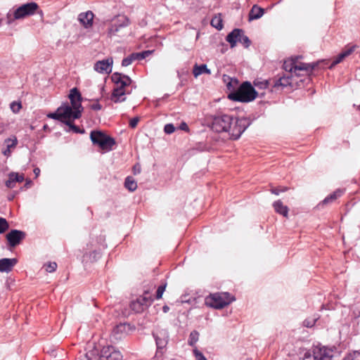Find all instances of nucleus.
<instances>
[{
  "label": "nucleus",
  "instance_id": "f257e3e1",
  "mask_svg": "<svg viewBox=\"0 0 360 360\" xmlns=\"http://www.w3.org/2000/svg\"><path fill=\"white\" fill-rule=\"evenodd\" d=\"M250 125L245 117L238 118L226 114H219L212 117L211 129L217 132H228L233 140L238 139Z\"/></svg>",
  "mask_w": 360,
  "mask_h": 360
},
{
  "label": "nucleus",
  "instance_id": "f03ea898",
  "mask_svg": "<svg viewBox=\"0 0 360 360\" xmlns=\"http://www.w3.org/2000/svg\"><path fill=\"white\" fill-rule=\"evenodd\" d=\"M82 111L83 108H77L66 103L58 108L55 112L49 114L48 117L69 124L70 122L80 118Z\"/></svg>",
  "mask_w": 360,
  "mask_h": 360
},
{
  "label": "nucleus",
  "instance_id": "7ed1b4c3",
  "mask_svg": "<svg viewBox=\"0 0 360 360\" xmlns=\"http://www.w3.org/2000/svg\"><path fill=\"white\" fill-rule=\"evenodd\" d=\"M111 79L115 84L111 96V100L115 103L125 101L124 97L127 94L125 87L131 84V79L129 77L119 72L113 73L111 76Z\"/></svg>",
  "mask_w": 360,
  "mask_h": 360
},
{
  "label": "nucleus",
  "instance_id": "20e7f679",
  "mask_svg": "<svg viewBox=\"0 0 360 360\" xmlns=\"http://www.w3.org/2000/svg\"><path fill=\"white\" fill-rule=\"evenodd\" d=\"M257 92L250 82H243L236 90L231 91L228 97L229 99L240 102H250L255 99Z\"/></svg>",
  "mask_w": 360,
  "mask_h": 360
},
{
  "label": "nucleus",
  "instance_id": "39448f33",
  "mask_svg": "<svg viewBox=\"0 0 360 360\" xmlns=\"http://www.w3.org/2000/svg\"><path fill=\"white\" fill-rule=\"evenodd\" d=\"M90 139L93 144L98 146L103 153L112 150L113 146L116 144L115 140L112 137L102 131H91Z\"/></svg>",
  "mask_w": 360,
  "mask_h": 360
},
{
  "label": "nucleus",
  "instance_id": "423d86ee",
  "mask_svg": "<svg viewBox=\"0 0 360 360\" xmlns=\"http://www.w3.org/2000/svg\"><path fill=\"white\" fill-rule=\"evenodd\" d=\"M39 8V6L35 2H30L23 4L15 9L13 13H8L7 15V21L11 24L15 20L22 19L26 17L34 15Z\"/></svg>",
  "mask_w": 360,
  "mask_h": 360
},
{
  "label": "nucleus",
  "instance_id": "0eeeda50",
  "mask_svg": "<svg viewBox=\"0 0 360 360\" xmlns=\"http://www.w3.org/2000/svg\"><path fill=\"white\" fill-rule=\"evenodd\" d=\"M130 24L129 19L125 15H117L109 22H106L107 36L112 38L115 36H119L121 30L127 27Z\"/></svg>",
  "mask_w": 360,
  "mask_h": 360
},
{
  "label": "nucleus",
  "instance_id": "6e6552de",
  "mask_svg": "<svg viewBox=\"0 0 360 360\" xmlns=\"http://www.w3.org/2000/svg\"><path fill=\"white\" fill-rule=\"evenodd\" d=\"M235 298L229 292H218L211 294L205 299V303L214 309H222L231 304Z\"/></svg>",
  "mask_w": 360,
  "mask_h": 360
},
{
  "label": "nucleus",
  "instance_id": "1a4fd4ad",
  "mask_svg": "<svg viewBox=\"0 0 360 360\" xmlns=\"http://www.w3.org/2000/svg\"><path fill=\"white\" fill-rule=\"evenodd\" d=\"M295 75H284L278 79L272 80V87L275 91L283 90L284 88L290 86L293 88L295 86L300 87L303 83L307 80L309 81L308 77H305L304 79H301L299 81L295 77Z\"/></svg>",
  "mask_w": 360,
  "mask_h": 360
},
{
  "label": "nucleus",
  "instance_id": "9d476101",
  "mask_svg": "<svg viewBox=\"0 0 360 360\" xmlns=\"http://www.w3.org/2000/svg\"><path fill=\"white\" fill-rule=\"evenodd\" d=\"M333 350L326 347H315L312 350L307 351L302 360H332Z\"/></svg>",
  "mask_w": 360,
  "mask_h": 360
},
{
  "label": "nucleus",
  "instance_id": "9b49d317",
  "mask_svg": "<svg viewBox=\"0 0 360 360\" xmlns=\"http://www.w3.org/2000/svg\"><path fill=\"white\" fill-rule=\"evenodd\" d=\"M226 40L230 44L231 48L236 46L237 42L241 43L245 48H248L251 44V41L242 29H233L229 33Z\"/></svg>",
  "mask_w": 360,
  "mask_h": 360
},
{
  "label": "nucleus",
  "instance_id": "f8f14e48",
  "mask_svg": "<svg viewBox=\"0 0 360 360\" xmlns=\"http://www.w3.org/2000/svg\"><path fill=\"white\" fill-rule=\"evenodd\" d=\"M153 301L152 297L146 292L142 296L131 302L130 308L136 313H141L150 306Z\"/></svg>",
  "mask_w": 360,
  "mask_h": 360
},
{
  "label": "nucleus",
  "instance_id": "ddd939ff",
  "mask_svg": "<svg viewBox=\"0 0 360 360\" xmlns=\"http://www.w3.org/2000/svg\"><path fill=\"white\" fill-rule=\"evenodd\" d=\"M122 358L120 351L111 345L103 347L101 351V360H122Z\"/></svg>",
  "mask_w": 360,
  "mask_h": 360
},
{
  "label": "nucleus",
  "instance_id": "4468645a",
  "mask_svg": "<svg viewBox=\"0 0 360 360\" xmlns=\"http://www.w3.org/2000/svg\"><path fill=\"white\" fill-rule=\"evenodd\" d=\"M153 337L157 345V354L159 353L162 354V349L165 348L168 341L167 332L165 330H160L156 333H153Z\"/></svg>",
  "mask_w": 360,
  "mask_h": 360
},
{
  "label": "nucleus",
  "instance_id": "2eb2a0df",
  "mask_svg": "<svg viewBox=\"0 0 360 360\" xmlns=\"http://www.w3.org/2000/svg\"><path fill=\"white\" fill-rule=\"evenodd\" d=\"M25 238V233L19 230H11L6 234V239L11 247H15Z\"/></svg>",
  "mask_w": 360,
  "mask_h": 360
},
{
  "label": "nucleus",
  "instance_id": "dca6fc26",
  "mask_svg": "<svg viewBox=\"0 0 360 360\" xmlns=\"http://www.w3.org/2000/svg\"><path fill=\"white\" fill-rule=\"evenodd\" d=\"M113 60L112 58H108L105 60H98L94 64V70L99 73L109 74L112 71V65Z\"/></svg>",
  "mask_w": 360,
  "mask_h": 360
},
{
  "label": "nucleus",
  "instance_id": "f3484780",
  "mask_svg": "<svg viewBox=\"0 0 360 360\" xmlns=\"http://www.w3.org/2000/svg\"><path fill=\"white\" fill-rule=\"evenodd\" d=\"M25 180V176L23 174H18L17 172H11L8 174V179L6 181V186L8 188H13L15 187V184L17 182L21 183Z\"/></svg>",
  "mask_w": 360,
  "mask_h": 360
},
{
  "label": "nucleus",
  "instance_id": "a211bd4d",
  "mask_svg": "<svg viewBox=\"0 0 360 360\" xmlns=\"http://www.w3.org/2000/svg\"><path fill=\"white\" fill-rule=\"evenodd\" d=\"M94 17V13L89 11L87 12L80 13L79 15L78 20L84 27L89 28L93 25Z\"/></svg>",
  "mask_w": 360,
  "mask_h": 360
},
{
  "label": "nucleus",
  "instance_id": "6ab92c4d",
  "mask_svg": "<svg viewBox=\"0 0 360 360\" xmlns=\"http://www.w3.org/2000/svg\"><path fill=\"white\" fill-rule=\"evenodd\" d=\"M69 98L72 106L83 108L82 105V95L77 88H73L70 90Z\"/></svg>",
  "mask_w": 360,
  "mask_h": 360
},
{
  "label": "nucleus",
  "instance_id": "aec40b11",
  "mask_svg": "<svg viewBox=\"0 0 360 360\" xmlns=\"http://www.w3.org/2000/svg\"><path fill=\"white\" fill-rule=\"evenodd\" d=\"M17 259L15 258H4L0 259V272H9L16 264Z\"/></svg>",
  "mask_w": 360,
  "mask_h": 360
},
{
  "label": "nucleus",
  "instance_id": "412c9836",
  "mask_svg": "<svg viewBox=\"0 0 360 360\" xmlns=\"http://www.w3.org/2000/svg\"><path fill=\"white\" fill-rule=\"evenodd\" d=\"M342 195V191L340 190H337L333 193L328 195L324 200H323L318 205V207H323L325 205H328L330 203H333L335 200L338 199Z\"/></svg>",
  "mask_w": 360,
  "mask_h": 360
},
{
  "label": "nucleus",
  "instance_id": "4be33fe9",
  "mask_svg": "<svg viewBox=\"0 0 360 360\" xmlns=\"http://www.w3.org/2000/svg\"><path fill=\"white\" fill-rule=\"evenodd\" d=\"M264 13V10L262 8L259 7L257 5H254L250 11L248 15L249 21L257 20L260 18Z\"/></svg>",
  "mask_w": 360,
  "mask_h": 360
},
{
  "label": "nucleus",
  "instance_id": "5701e85b",
  "mask_svg": "<svg viewBox=\"0 0 360 360\" xmlns=\"http://www.w3.org/2000/svg\"><path fill=\"white\" fill-rule=\"evenodd\" d=\"M273 207L276 212L288 217L289 209L286 205H284L281 200H278L274 202Z\"/></svg>",
  "mask_w": 360,
  "mask_h": 360
},
{
  "label": "nucleus",
  "instance_id": "b1692460",
  "mask_svg": "<svg viewBox=\"0 0 360 360\" xmlns=\"http://www.w3.org/2000/svg\"><path fill=\"white\" fill-rule=\"evenodd\" d=\"M5 143H6V148L2 151V153L6 157H9L11 155V149L16 147L18 141L16 138L7 139L5 140Z\"/></svg>",
  "mask_w": 360,
  "mask_h": 360
},
{
  "label": "nucleus",
  "instance_id": "393cba45",
  "mask_svg": "<svg viewBox=\"0 0 360 360\" xmlns=\"http://www.w3.org/2000/svg\"><path fill=\"white\" fill-rule=\"evenodd\" d=\"M193 73L194 77L196 78L203 73L211 75V70L207 68L205 64H201L200 65L195 64L193 66Z\"/></svg>",
  "mask_w": 360,
  "mask_h": 360
},
{
  "label": "nucleus",
  "instance_id": "a878e982",
  "mask_svg": "<svg viewBox=\"0 0 360 360\" xmlns=\"http://www.w3.org/2000/svg\"><path fill=\"white\" fill-rule=\"evenodd\" d=\"M318 65V63H301L300 65L296 64L295 67V76L297 77H300V75L297 73L299 70H304L307 72L312 71L316 66Z\"/></svg>",
  "mask_w": 360,
  "mask_h": 360
},
{
  "label": "nucleus",
  "instance_id": "bb28decb",
  "mask_svg": "<svg viewBox=\"0 0 360 360\" xmlns=\"http://www.w3.org/2000/svg\"><path fill=\"white\" fill-rule=\"evenodd\" d=\"M296 63L295 60H285L283 68L286 72H289V75L295 76Z\"/></svg>",
  "mask_w": 360,
  "mask_h": 360
},
{
  "label": "nucleus",
  "instance_id": "cd10ccee",
  "mask_svg": "<svg viewBox=\"0 0 360 360\" xmlns=\"http://www.w3.org/2000/svg\"><path fill=\"white\" fill-rule=\"evenodd\" d=\"M210 23L212 27H215L218 30H221L224 27L223 21H222L221 14L214 15L212 18Z\"/></svg>",
  "mask_w": 360,
  "mask_h": 360
},
{
  "label": "nucleus",
  "instance_id": "c85d7f7f",
  "mask_svg": "<svg viewBox=\"0 0 360 360\" xmlns=\"http://www.w3.org/2000/svg\"><path fill=\"white\" fill-rule=\"evenodd\" d=\"M124 186L129 191H134L137 188V184L131 176H127L124 181Z\"/></svg>",
  "mask_w": 360,
  "mask_h": 360
},
{
  "label": "nucleus",
  "instance_id": "c756f323",
  "mask_svg": "<svg viewBox=\"0 0 360 360\" xmlns=\"http://www.w3.org/2000/svg\"><path fill=\"white\" fill-rule=\"evenodd\" d=\"M127 327L128 326L126 323H120L116 326L112 330V334L115 336V339L121 338V336L117 337V335H118L119 333H125Z\"/></svg>",
  "mask_w": 360,
  "mask_h": 360
},
{
  "label": "nucleus",
  "instance_id": "7c9ffc66",
  "mask_svg": "<svg viewBox=\"0 0 360 360\" xmlns=\"http://www.w3.org/2000/svg\"><path fill=\"white\" fill-rule=\"evenodd\" d=\"M254 85L259 89H266L269 86H272V81L271 80H262L256 79L254 81Z\"/></svg>",
  "mask_w": 360,
  "mask_h": 360
},
{
  "label": "nucleus",
  "instance_id": "2f4dec72",
  "mask_svg": "<svg viewBox=\"0 0 360 360\" xmlns=\"http://www.w3.org/2000/svg\"><path fill=\"white\" fill-rule=\"evenodd\" d=\"M199 333L197 330H193L189 335L188 343L190 346L193 347L199 339Z\"/></svg>",
  "mask_w": 360,
  "mask_h": 360
},
{
  "label": "nucleus",
  "instance_id": "473e14b6",
  "mask_svg": "<svg viewBox=\"0 0 360 360\" xmlns=\"http://www.w3.org/2000/svg\"><path fill=\"white\" fill-rule=\"evenodd\" d=\"M97 357L95 355L94 352L91 351L89 352H86L85 354L79 355L76 360H96Z\"/></svg>",
  "mask_w": 360,
  "mask_h": 360
},
{
  "label": "nucleus",
  "instance_id": "72a5a7b5",
  "mask_svg": "<svg viewBox=\"0 0 360 360\" xmlns=\"http://www.w3.org/2000/svg\"><path fill=\"white\" fill-rule=\"evenodd\" d=\"M319 319V316H314L312 317H309L303 321V326L307 328H311L315 325L316 322L317 321V320Z\"/></svg>",
  "mask_w": 360,
  "mask_h": 360
},
{
  "label": "nucleus",
  "instance_id": "f704fd0d",
  "mask_svg": "<svg viewBox=\"0 0 360 360\" xmlns=\"http://www.w3.org/2000/svg\"><path fill=\"white\" fill-rule=\"evenodd\" d=\"M11 110L15 113H18L22 109V103L20 101H13L10 104Z\"/></svg>",
  "mask_w": 360,
  "mask_h": 360
},
{
  "label": "nucleus",
  "instance_id": "c9c22d12",
  "mask_svg": "<svg viewBox=\"0 0 360 360\" xmlns=\"http://www.w3.org/2000/svg\"><path fill=\"white\" fill-rule=\"evenodd\" d=\"M136 58L135 53H133L129 55L128 57L124 58L122 61V65L124 67H127L132 63L133 61L136 60Z\"/></svg>",
  "mask_w": 360,
  "mask_h": 360
},
{
  "label": "nucleus",
  "instance_id": "e433bc0d",
  "mask_svg": "<svg viewBox=\"0 0 360 360\" xmlns=\"http://www.w3.org/2000/svg\"><path fill=\"white\" fill-rule=\"evenodd\" d=\"M343 360H360V352L354 351L345 356Z\"/></svg>",
  "mask_w": 360,
  "mask_h": 360
},
{
  "label": "nucleus",
  "instance_id": "4c0bfd02",
  "mask_svg": "<svg viewBox=\"0 0 360 360\" xmlns=\"http://www.w3.org/2000/svg\"><path fill=\"white\" fill-rule=\"evenodd\" d=\"M228 79H229V82L227 83V89L230 91H234L236 90V87L238 84V80L236 78H230L228 77Z\"/></svg>",
  "mask_w": 360,
  "mask_h": 360
},
{
  "label": "nucleus",
  "instance_id": "58836bf2",
  "mask_svg": "<svg viewBox=\"0 0 360 360\" xmlns=\"http://www.w3.org/2000/svg\"><path fill=\"white\" fill-rule=\"evenodd\" d=\"M9 229V224L6 219L0 217V234L6 232Z\"/></svg>",
  "mask_w": 360,
  "mask_h": 360
},
{
  "label": "nucleus",
  "instance_id": "ea45409f",
  "mask_svg": "<svg viewBox=\"0 0 360 360\" xmlns=\"http://www.w3.org/2000/svg\"><path fill=\"white\" fill-rule=\"evenodd\" d=\"M153 51H144L140 53H134L136 60H141L151 55Z\"/></svg>",
  "mask_w": 360,
  "mask_h": 360
},
{
  "label": "nucleus",
  "instance_id": "a19ab883",
  "mask_svg": "<svg viewBox=\"0 0 360 360\" xmlns=\"http://www.w3.org/2000/svg\"><path fill=\"white\" fill-rule=\"evenodd\" d=\"M193 354L195 360H207L204 354L200 350H198L197 347L193 348Z\"/></svg>",
  "mask_w": 360,
  "mask_h": 360
},
{
  "label": "nucleus",
  "instance_id": "79ce46f5",
  "mask_svg": "<svg viewBox=\"0 0 360 360\" xmlns=\"http://www.w3.org/2000/svg\"><path fill=\"white\" fill-rule=\"evenodd\" d=\"M46 271L49 273L54 272L57 269V264L56 262H49L44 265Z\"/></svg>",
  "mask_w": 360,
  "mask_h": 360
},
{
  "label": "nucleus",
  "instance_id": "37998d69",
  "mask_svg": "<svg viewBox=\"0 0 360 360\" xmlns=\"http://www.w3.org/2000/svg\"><path fill=\"white\" fill-rule=\"evenodd\" d=\"M166 285L167 284L166 283H163L162 285H160L158 289H157V291H156V299H160L162 296V294L163 292H165V288H166Z\"/></svg>",
  "mask_w": 360,
  "mask_h": 360
},
{
  "label": "nucleus",
  "instance_id": "c03bdc74",
  "mask_svg": "<svg viewBox=\"0 0 360 360\" xmlns=\"http://www.w3.org/2000/svg\"><path fill=\"white\" fill-rule=\"evenodd\" d=\"M356 46L355 45L354 46H352L349 48H347L345 49V50H343L341 53L343 55L344 58H345L346 57L349 56V55H351L356 49Z\"/></svg>",
  "mask_w": 360,
  "mask_h": 360
},
{
  "label": "nucleus",
  "instance_id": "a18cd8bd",
  "mask_svg": "<svg viewBox=\"0 0 360 360\" xmlns=\"http://www.w3.org/2000/svg\"><path fill=\"white\" fill-rule=\"evenodd\" d=\"M345 59L343 55L340 53L333 61L332 64L330 66V68H332L335 65H338V63H341Z\"/></svg>",
  "mask_w": 360,
  "mask_h": 360
},
{
  "label": "nucleus",
  "instance_id": "49530a36",
  "mask_svg": "<svg viewBox=\"0 0 360 360\" xmlns=\"http://www.w3.org/2000/svg\"><path fill=\"white\" fill-rule=\"evenodd\" d=\"M164 131L166 134H170L175 131V127L172 124H167L164 127Z\"/></svg>",
  "mask_w": 360,
  "mask_h": 360
},
{
  "label": "nucleus",
  "instance_id": "de8ad7c7",
  "mask_svg": "<svg viewBox=\"0 0 360 360\" xmlns=\"http://www.w3.org/2000/svg\"><path fill=\"white\" fill-rule=\"evenodd\" d=\"M70 129L74 131L75 133H82V131L79 129V127L73 124V121L69 122V124H67Z\"/></svg>",
  "mask_w": 360,
  "mask_h": 360
},
{
  "label": "nucleus",
  "instance_id": "09e8293b",
  "mask_svg": "<svg viewBox=\"0 0 360 360\" xmlns=\"http://www.w3.org/2000/svg\"><path fill=\"white\" fill-rule=\"evenodd\" d=\"M139 121V118L138 117L131 119L129 121V127L131 128H135L137 126Z\"/></svg>",
  "mask_w": 360,
  "mask_h": 360
},
{
  "label": "nucleus",
  "instance_id": "8fccbe9b",
  "mask_svg": "<svg viewBox=\"0 0 360 360\" xmlns=\"http://www.w3.org/2000/svg\"><path fill=\"white\" fill-rule=\"evenodd\" d=\"M102 106L98 101L91 105V109L94 110H100Z\"/></svg>",
  "mask_w": 360,
  "mask_h": 360
},
{
  "label": "nucleus",
  "instance_id": "3c124183",
  "mask_svg": "<svg viewBox=\"0 0 360 360\" xmlns=\"http://www.w3.org/2000/svg\"><path fill=\"white\" fill-rule=\"evenodd\" d=\"M285 191H287V188H284L283 189H278V188H273L271 189V192L275 195H278L280 192H283Z\"/></svg>",
  "mask_w": 360,
  "mask_h": 360
},
{
  "label": "nucleus",
  "instance_id": "603ef678",
  "mask_svg": "<svg viewBox=\"0 0 360 360\" xmlns=\"http://www.w3.org/2000/svg\"><path fill=\"white\" fill-rule=\"evenodd\" d=\"M89 257H93L94 261H95V260H96V259H97L98 257H100V252H97V251H93L92 252H91V253L89 254Z\"/></svg>",
  "mask_w": 360,
  "mask_h": 360
},
{
  "label": "nucleus",
  "instance_id": "864d4df0",
  "mask_svg": "<svg viewBox=\"0 0 360 360\" xmlns=\"http://www.w3.org/2000/svg\"><path fill=\"white\" fill-rule=\"evenodd\" d=\"M181 131H184L188 132V133L190 131L188 126L184 122H181Z\"/></svg>",
  "mask_w": 360,
  "mask_h": 360
},
{
  "label": "nucleus",
  "instance_id": "5fc2aeb1",
  "mask_svg": "<svg viewBox=\"0 0 360 360\" xmlns=\"http://www.w3.org/2000/svg\"><path fill=\"white\" fill-rule=\"evenodd\" d=\"M31 185H32V181L30 179L29 180L27 179L26 183L24 186L27 188H30L31 186Z\"/></svg>",
  "mask_w": 360,
  "mask_h": 360
},
{
  "label": "nucleus",
  "instance_id": "6e6d98bb",
  "mask_svg": "<svg viewBox=\"0 0 360 360\" xmlns=\"http://www.w3.org/2000/svg\"><path fill=\"white\" fill-rule=\"evenodd\" d=\"M34 173L35 174L36 176H38L39 173H40V169L39 168H34Z\"/></svg>",
  "mask_w": 360,
  "mask_h": 360
},
{
  "label": "nucleus",
  "instance_id": "4d7b16f0",
  "mask_svg": "<svg viewBox=\"0 0 360 360\" xmlns=\"http://www.w3.org/2000/svg\"><path fill=\"white\" fill-rule=\"evenodd\" d=\"M189 301H190L189 300L183 299V298L181 297V304H184V303H188V302H189Z\"/></svg>",
  "mask_w": 360,
  "mask_h": 360
},
{
  "label": "nucleus",
  "instance_id": "13d9d810",
  "mask_svg": "<svg viewBox=\"0 0 360 360\" xmlns=\"http://www.w3.org/2000/svg\"><path fill=\"white\" fill-rule=\"evenodd\" d=\"M162 309L164 312H167L169 310V307L167 306H164Z\"/></svg>",
  "mask_w": 360,
  "mask_h": 360
},
{
  "label": "nucleus",
  "instance_id": "bf43d9fd",
  "mask_svg": "<svg viewBox=\"0 0 360 360\" xmlns=\"http://www.w3.org/2000/svg\"><path fill=\"white\" fill-rule=\"evenodd\" d=\"M136 166H134V174H136Z\"/></svg>",
  "mask_w": 360,
  "mask_h": 360
},
{
  "label": "nucleus",
  "instance_id": "052dcab7",
  "mask_svg": "<svg viewBox=\"0 0 360 360\" xmlns=\"http://www.w3.org/2000/svg\"><path fill=\"white\" fill-rule=\"evenodd\" d=\"M136 171H137V172H138V173H139V172H140V168H139V169H136Z\"/></svg>",
  "mask_w": 360,
  "mask_h": 360
},
{
  "label": "nucleus",
  "instance_id": "680f3d73",
  "mask_svg": "<svg viewBox=\"0 0 360 360\" xmlns=\"http://www.w3.org/2000/svg\"><path fill=\"white\" fill-rule=\"evenodd\" d=\"M136 171H137V172H138V173H139V172H140V168H139V169H136Z\"/></svg>",
  "mask_w": 360,
  "mask_h": 360
},
{
  "label": "nucleus",
  "instance_id": "e2e57ef3",
  "mask_svg": "<svg viewBox=\"0 0 360 360\" xmlns=\"http://www.w3.org/2000/svg\"><path fill=\"white\" fill-rule=\"evenodd\" d=\"M357 110L360 111V105L357 107Z\"/></svg>",
  "mask_w": 360,
  "mask_h": 360
}]
</instances>
